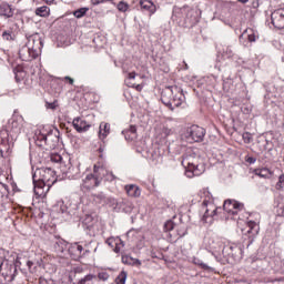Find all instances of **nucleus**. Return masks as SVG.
<instances>
[{"mask_svg": "<svg viewBox=\"0 0 284 284\" xmlns=\"http://www.w3.org/2000/svg\"><path fill=\"white\" fill-rule=\"evenodd\" d=\"M17 272V264L6 258V250L0 248V284L12 283Z\"/></svg>", "mask_w": 284, "mask_h": 284, "instance_id": "nucleus-5", "label": "nucleus"}, {"mask_svg": "<svg viewBox=\"0 0 284 284\" xmlns=\"http://www.w3.org/2000/svg\"><path fill=\"white\" fill-rule=\"evenodd\" d=\"M105 205H109V207H112L114 212H125L128 214L129 212H132V205L126 204L124 201H118L114 197H106Z\"/></svg>", "mask_w": 284, "mask_h": 284, "instance_id": "nucleus-13", "label": "nucleus"}, {"mask_svg": "<svg viewBox=\"0 0 284 284\" xmlns=\"http://www.w3.org/2000/svg\"><path fill=\"white\" fill-rule=\"evenodd\" d=\"M122 263H124V265H141V261L129 255H122Z\"/></svg>", "mask_w": 284, "mask_h": 284, "instance_id": "nucleus-39", "label": "nucleus"}, {"mask_svg": "<svg viewBox=\"0 0 284 284\" xmlns=\"http://www.w3.org/2000/svg\"><path fill=\"white\" fill-rule=\"evenodd\" d=\"M13 72H14V78L17 83H21V81H23L26 77H28V73L26 72V70L21 68L14 69Z\"/></svg>", "mask_w": 284, "mask_h": 284, "instance_id": "nucleus-37", "label": "nucleus"}, {"mask_svg": "<svg viewBox=\"0 0 284 284\" xmlns=\"http://www.w3.org/2000/svg\"><path fill=\"white\" fill-rule=\"evenodd\" d=\"M254 175L260 176L261 179H270L272 176V171H270L267 168L255 169Z\"/></svg>", "mask_w": 284, "mask_h": 284, "instance_id": "nucleus-35", "label": "nucleus"}, {"mask_svg": "<svg viewBox=\"0 0 284 284\" xmlns=\"http://www.w3.org/2000/svg\"><path fill=\"white\" fill-rule=\"evenodd\" d=\"M103 150H104L103 146H100V148H99L100 154L103 153Z\"/></svg>", "mask_w": 284, "mask_h": 284, "instance_id": "nucleus-62", "label": "nucleus"}, {"mask_svg": "<svg viewBox=\"0 0 284 284\" xmlns=\"http://www.w3.org/2000/svg\"><path fill=\"white\" fill-rule=\"evenodd\" d=\"M94 281H97V275L88 274L81 280H79L77 284H94Z\"/></svg>", "mask_w": 284, "mask_h": 284, "instance_id": "nucleus-40", "label": "nucleus"}, {"mask_svg": "<svg viewBox=\"0 0 284 284\" xmlns=\"http://www.w3.org/2000/svg\"><path fill=\"white\" fill-rule=\"evenodd\" d=\"M125 141H134L136 139V126L130 125L128 129L122 131Z\"/></svg>", "mask_w": 284, "mask_h": 284, "instance_id": "nucleus-30", "label": "nucleus"}, {"mask_svg": "<svg viewBox=\"0 0 284 284\" xmlns=\"http://www.w3.org/2000/svg\"><path fill=\"white\" fill-rule=\"evenodd\" d=\"M106 245H109V247H114V245H116V239L114 237H109L106 241H105Z\"/></svg>", "mask_w": 284, "mask_h": 284, "instance_id": "nucleus-51", "label": "nucleus"}, {"mask_svg": "<svg viewBox=\"0 0 284 284\" xmlns=\"http://www.w3.org/2000/svg\"><path fill=\"white\" fill-rule=\"evenodd\" d=\"M68 253L73 261H81L83 258V245L75 242L68 247Z\"/></svg>", "mask_w": 284, "mask_h": 284, "instance_id": "nucleus-17", "label": "nucleus"}, {"mask_svg": "<svg viewBox=\"0 0 284 284\" xmlns=\"http://www.w3.org/2000/svg\"><path fill=\"white\" fill-rule=\"evenodd\" d=\"M240 3H247L250 0H237Z\"/></svg>", "mask_w": 284, "mask_h": 284, "instance_id": "nucleus-61", "label": "nucleus"}, {"mask_svg": "<svg viewBox=\"0 0 284 284\" xmlns=\"http://www.w3.org/2000/svg\"><path fill=\"white\" fill-rule=\"evenodd\" d=\"M207 247L211 252H215V254H223V250L225 248V244L223 241L217 237H211L207 240Z\"/></svg>", "mask_w": 284, "mask_h": 284, "instance_id": "nucleus-18", "label": "nucleus"}, {"mask_svg": "<svg viewBox=\"0 0 284 284\" xmlns=\"http://www.w3.org/2000/svg\"><path fill=\"white\" fill-rule=\"evenodd\" d=\"M277 190H284V174L280 175L278 182L276 183Z\"/></svg>", "mask_w": 284, "mask_h": 284, "instance_id": "nucleus-47", "label": "nucleus"}, {"mask_svg": "<svg viewBox=\"0 0 284 284\" xmlns=\"http://www.w3.org/2000/svg\"><path fill=\"white\" fill-rule=\"evenodd\" d=\"M61 172L67 176V179H81V165L80 164H72L68 162V164L61 165Z\"/></svg>", "mask_w": 284, "mask_h": 284, "instance_id": "nucleus-12", "label": "nucleus"}, {"mask_svg": "<svg viewBox=\"0 0 284 284\" xmlns=\"http://www.w3.org/2000/svg\"><path fill=\"white\" fill-rule=\"evenodd\" d=\"M116 8H118L119 12H128V10H130V4H128V2L121 0L116 4Z\"/></svg>", "mask_w": 284, "mask_h": 284, "instance_id": "nucleus-43", "label": "nucleus"}, {"mask_svg": "<svg viewBox=\"0 0 284 284\" xmlns=\"http://www.w3.org/2000/svg\"><path fill=\"white\" fill-rule=\"evenodd\" d=\"M222 254L224 256H231L232 258H239L243 255V248L236 244L224 245Z\"/></svg>", "mask_w": 284, "mask_h": 284, "instance_id": "nucleus-16", "label": "nucleus"}, {"mask_svg": "<svg viewBox=\"0 0 284 284\" xmlns=\"http://www.w3.org/2000/svg\"><path fill=\"white\" fill-rule=\"evenodd\" d=\"M193 264L197 265L199 267H201V270H204L205 272H214V268L212 266L203 263V260L199 257H193Z\"/></svg>", "mask_w": 284, "mask_h": 284, "instance_id": "nucleus-36", "label": "nucleus"}, {"mask_svg": "<svg viewBox=\"0 0 284 284\" xmlns=\"http://www.w3.org/2000/svg\"><path fill=\"white\" fill-rule=\"evenodd\" d=\"M115 245H119L120 247H125V242H123V240H121V237H116Z\"/></svg>", "mask_w": 284, "mask_h": 284, "instance_id": "nucleus-54", "label": "nucleus"}, {"mask_svg": "<svg viewBox=\"0 0 284 284\" xmlns=\"http://www.w3.org/2000/svg\"><path fill=\"white\" fill-rule=\"evenodd\" d=\"M242 139L244 143H252V133L250 132L243 133Z\"/></svg>", "mask_w": 284, "mask_h": 284, "instance_id": "nucleus-48", "label": "nucleus"}, {"mask_svg": "<svg viewBox=\"0 0 284 284\" xmlns=\"http://www.w3.org/2000/svg\"><path fill=\"white\" fill-rule=\"evenodd\" d=\"M94 174H99V176L104 179V181H109L110 183H112V181H116V175H114V173L109 172L103 168H97V165L94 166Z\"/></svg>", "mask_w": 284, "mask_h": 284, "instance_id": "nucleus-22", "label": "nucleus"}, {"mask_svg": "<svg viewBox=\"0 0 284 284\" xmlns=\"http://www.w3.org/2000/svg\"><path fill=\"white\" fill-rule=\"evenodd\" d=\"M64 81H68L70 85H74V79H72L71 77H64Z\"/></svg>", "mask_w": 284, "mask_h": 284, "instance_id": "nucleus-57", "label": "nucleus"}, {"mask_svg": "<svg viewBox=\"0 0 284 284\" xmlns=\"http://www.w3.org/2000/svg\"><path fill=\"white\" fill-rule=\"evenodd\" d=\"M101 180H103L102 176L99 175V173L92 174L89 173L85 175V178L82 180V183L80 185L81 192H90V190H94V187H99L101 185Z\"/></svg>", "mask_w": 284, "mask_h": 284, "instance_id": "nucleus-10", "label": "nucleus"}, {"mask_svg": "<svg viewBox=\"0 0 284 284\" xmlns=\"http://www.w3.org/2000/svg\"><path fill=\"white\" fill-rule=\"evenodd\" d=\"M187 63L184 62V70H187Z\"/></svg>", "mask_w": 284, "mask_h": 284, "instance_id": "nucleus-64", "label": "nucleus"}, {"mask_svg": "<svg viewBox=\"0 0 284 284\" xmlns=\"http://www.w3.org/2000/svg\"><path fill=\"white\" fill-rule=\"evenodd\" d=\"M72 125L77 132H88L91 128L90 123H88L85 120L81 118H74Z\"/></svg>", "mask_w": 284, "mask_h": 284, "instance_id": "nucleus-21", "label": "nucleus"}, {"mask_svg": "<svg viewBox=\"0 0 284 284\" xmlns=\"http://www.w3.org/2000/svg\"><path fill=\"white\" fill-rule=\"evenodd\" d=\"M9 194L10 190L8 189V185L0 182V212L6 209Z\"/></svg>", "mask_w": 284, "mask_h": 284, "instance_id": "nucleus-20", "label": "nucleus"}, {"mask_svg": "<svg viewBox=\"0 0 284 284\" xmlns=\"http://www.w3.org/2000/svg\"><path fill=\"white\" fill-rule=\"evenodd\" d=\"M60 212L71 216V219H81V210L79 209V201H69L67 204L60 206Z\"/></svg>", "mask_w": 284, "mask_h": 284, "instance_id": "nucleus-11", "label": "nucleus"}, {"mask_svg": "<svg viewBox=\"0 0 284 284\" xmlns=\"http://www.w3.org/2000/svg\"><path fill=\"white\" fill-rule=\"evenodd\" d=\"M12 140V136L10 135V130L6 125L4 129L0 131V143H10Z\"/></svg>", "mask_w": 284, "mask_h": 284, "instance_id": "nucleus-33", "label": "nucleus"}, {"mask_svg": "<svg viewBox=\"0 0 284 284\" xmlns=\"http://www.w3.org/2000/svg\"><path fill=\"white\" fill-rule=\"evenodd\" d=\"M0 17H3V19H12V17H14V9L12 6L8 4V2L1 3Z\"/></svg>", "mask_w": 284, "mask_h": 284, "instance_id": "nucleus-23", "label": "nucleus"}, {"mask_svg": "<svg viewBox=\"0 0 284 284\" xmlns=\"http://www.w3.org/2000/svg\"><path fill=\"white\" fill-rule=\"evenodd\" d=\"M92 199L98 205H105L108 201V196L103 192L92 194Z\"/></svg>", "mask_w": 284, "mask_h": 284, "instance_id": "nucleus-34", "label": "nucleus"}, {"mask_svg": "<svg viewBox=\"0 0 284 284\" xmlns=\"http://www.w3.org/2000/svg\"><path fill=\"white\" fill-rule=\"evenodd\" d=\"M110 134V123L101 122L99 126V138L100 139H108Z\"/></svg>", "mask_w": 284, "mask_h": 284, "instance_id": "nucleus-31", "label": "nucleus"}, {"mask_svg": "<svg viewBox=\"0 0 284 284\" xmlns=\"http://www.w3.org/2000/svg\"><path fill=\"white\" fill-rule=\"evenodd\" d=\"M68 242L63 239H58L53 244V250L58 254H63L70 246H68Z\"/></svg>", "mask_w": 284, "mask_h": 284, "instance_id": "nucleus-26", "label": "nucleus"}, {"mask_svg": "<svg viewBox=\"0 0 284 284\" xmlns=\"http://www.w3.org/2000/svg\"><path fill=\"white\" fill-rule=\"evenodd\" d=\"M36 14L38 17H50V7L48 6H42L36 9Z\"/></svg>", "mask_w": 284, "mask_h": 284, "instance_id": "nucleus-38", "label": "nucleus"}, {"mask_svg": "<svg viewBox=\"0 0 284 284\" xmlns=\"http://www.w3.org/2000/svg\"><path fill=\"white\" fill-rule=\"evenodd\" d=\"M245 162L248 163L250 165H254V163H256V158L246 155Z\"/></svg>", "mask_w": 284, "mask_h": 284, "instance_id": "nucleus-52", "label": "nucleus"}, {"mask_svg": "<svg viewBox=\"0 0 284 284\" xmlns=\"http://www.w3.org/2000/svg\"><path fill=\"white\" fill-rule=\"evenodd\" d=\"M271 23L277 30L284 29V8L275 9L271 13Z\"/></svg>", "mask_w": 284, "mask_h": 284, "instance_id": "nucleus-15", "label": "nucleus"}, {"mask_svg": "<svg viewBox=\"0 0 284 284\" xmlns=\"http://www.w3.org/2000/svg\"><path fill=\"white\" fill-rule=\"evenodd\" d=\"M132 79H136V73L135 72L128 73V81H132Z\"/></svg>", "mask_w": 284, "mask_h": 284, "instance_id": "nucleus-56", "label": "nucleus"}, {"mask_svg": "<svg viewBox=\"0 0 284 284\" xmlns=\"http://www.w3.org/2000/svg\"><path fill=\"white\" fill-rule=\"evenodd\" d=\"M202 197H204L201 209V211L204 212L202 221L207 223V219H210V216H216L222 209L214 205V196H212L209 189H204Z\"/></svg>", "mask_w": 284, "mask_h": 284, "instance_id": "nucleus-7", "label": "nucleus"}, {"mask_svg": "<svg viewBox=\"0 0 284 284\" xmlns=\"http://www.w3.org/2000/svg\"><path fill=\"white\" fill-rule=\"evenodd\" d=\"M2 39H4V41H12V31H3Z\"/></svg>", "mask_w": 284, "mask_h": 284, "instance_id": "nucleus-50", "label": "nucleus"}, {"mask_svg": "<svg viewBox=\"0 0 284 284\" xmlns=\"http://www.w3.org/2000/svg\"><path fill=\"white\" fill-rule=\"evenodd\" d=\"M183 101H185V94H183V90L179 87H168L162 91L161 102L172 112L176 108H181Z\"/></svg>", "mask_w": 284, "mask_h": 284, "instance_id": "nucleus-4", "label": "nucleus"}, {"mask_svg": "<svg viewBox=\"0 0 284 284\" xmlns=\"http://www.w3.org/2000/svg\"><path fill=\"white\" fill-rule=\"evenodd\" d=\"M41 50H43V39L39 33L30 36L28 42L19 50V57L21 61H34L41 57Z\"/></svg>", "mask_w": 284, "mask_h": 284, "instance_id": "nucleus-3", "label": "nucleus"}, {"mask_svg": "<svg viewBox=\"0 0 284 284\" xmlns=\"http://www.w3.org/2000/svg\"><path fill=\"white\" fill-rule=\"evenodd\" d=\"M105 1H108V0H91V4L99 6L101 3H105Z\"/></svg>", "mask_w": 284, "mask_h": 284, "instance_id": "nucleus-55", "label": "nucleus"}, {"mask_svg": "<svg viewBox=\"0 0 284 284\" xmlns=\"http://www.w3.org/2000/svg\"><path fill=\"white\" fill-rule=\"evenodd\" d=\"M264 99L265 101H270L272 99H276V87L273 83L266 82L264 83Z\"/></svg>", "mask_w": 284, "mask_h": 284, "instance_id": "nucleus-24", "label": "nucleus"}, {"mask_svg": "<svg viewBox=\"0 0 284 284\" xmlns=\"http://www.w3.org/2000/svg\"><path fill=\"white\" fill-rule=\"evenodd\" d=\"M224 212L227 214H236V210H243V203H240L235 200H226L223 204Z\"/></svg>", "mask_w": 284, "mask_h": 284, "instance_id": "nucleus-19", "label": "nucleus"}, {"mask_svg": "<svg viewBox=\"0 0 284 284\" xmlns=\"http://www.w3.org/2000/svg\"><path fill=\"white\" fill-rule=\"evenodd\" d=\"M142 156L148 159L151 165H161V163H163V155H161V150H159V148L146 150Z\"/></svg>", "mask_w": 284, "mask_h": 284, "instance_id": "nucleus-14", "label": "nucleus"}, {"mask_svg": "<svg viewBox=\"0 0 284 284\" xmlns=\"http://www.w3.org/2000/svg\"><path fill=\"white\" fill-rule=\"evenodd\" d=\"M196 161H199V155L192 150L183 155L182 165L185 168V176H187V179H194V176H201V174H203V166L202 170H200Z\"/></svg>", "mask_w": 284, "mask_h": 284, "instance_id": "nucleus-6", "label": "nucleus"}, {"mask_svg": "<svg viewBox=\"0 0 284 284\" xmlns=\"http://www.w3.org/2000/svg\"><path fill=\"white\" fill-rule=\"evenodd\" d=\"M33 139L38 148H47V150H57L63 143L59 129H38Z\"/></svg>", "mask_w": 284, "mask_h": 284, "instance_id": "nucleus-2", "label": "nucleus"}, {"mask_svg": "<svg viewBox=\"0 0 284 284\" xmlns=\"http://www.w3.org/2000/svg\"><path fill=\"white\" fill-rule=\"evenodd\" d=\"M253 241H254V239L252 237V240H250L247 245H252Z\"/></svg>", "mask_w": 284, "mask_h": 284, "instance_id": "nucleus-63", "label": "nucleus"}, {"mask_svg": "<svg viewBox=\"0 0 284 284\" xmlns=\"http://www.w3.org/2000/svg\"><path fill=\"white\" fill-rule=\"evenodd\" d=\"M47 108L49 110H54L57 108V105L54 103H47Z\"/></svg>", "mask_w": 284, "mask_h": 284, "instance_id": "nucleus-58", "label": "nucleus"}, {"mask_svg": "<svg viewBox=\"0 0 284 284\" xmlns=\"http://www.w3.org/2000/svg\"><path fill=\"white\" fill-rule=\"evenodd\" d=\"M88 254H90V250L89 248H83V252H82V257L83 256H88Z\"/></svg>", "mask_w": 284, "mask_h": 284, "instance_id": "nucleus-60", "label": "nucleus"}, {"mask_svg": "<svg viewBox=\"0 0 284 284\" xmlns=\"http://www.w3.org/2000/svg\"><path fill=\"white\" fill-rule=\"evenodd\" d=\"M32 181L36 196L43 199L54 184V171L50 168L37 169L32 174Z\"/></svg>", "mask_w": 284, "mask_h": 284, "instance_id": "nucleus-1", "label": "nucleus"}, {"mask_svg": "<svg viewBox=\"0 0 284 284\" xmlns=\"http://www.w3.org/2000/svg\"><path fill=\"white\" fill-rule=\"evenodd\" d=\"M24 123L26 121L23 120L22 115H12V118L9 119L7 123V128L9 130L11 141H17V139L19 138V134L23 130Z\"/></svg>", "mask_w": 284, "mask_h": 284, "instance_id": "nucleus-8", "label": "nucleus"}, {"mask_svg": "<svg viewBox=\"0 0 284 284\" xmlns=\"http://www.w3.org/2000/svg\"><path fill=\"white\" fill-rule=\"evenodd\" d=\"M128 281V273L125 271H121L120 274L115 278L116 284H125Z\"/></svg>", "mask_w": 284, "mask_h": 284, "instance_id": "nucleus-42", "label": "nucleus"}, {"mask_svg": "<svg viewBox=\"0 0 284 284\" xmlns=\"http://www.w3.org/2000/svg\"><path fill=\"white\" fill-rule=\"evenodd\" d=\"M140 8L144 10L145 12H149L150 17L156 12V6L153 4L150 0H141L140 1Z\"/></svg>", "mask_w": 284, "mask_h": 284, "instance_id": "nucleus-27", "label": "nucleus"}, {"mask_svg": "<svg viewBox=\"0 0 284 284\" xmlns=\"http://www.w3.org/2000/svg\"><path fill=\"white\" fill-rule=\"evenodd\" d=\"M176 224H174V222L172 220H169L164 223V232H172V230H174V226Z\"/></svg>", "mask_w": 284, "mask_h": 284, "instance_id": "nucleus-45", "label": "nucleus"}, {"mask_svg": "<svg viewBox=\"0 0 284 284\" xmlns=\"http://www.w3.org/2000/svg\"><path fill=\"white\" fill-rule=\"evenodd\" d=\"M27 267L31 274H37L43 267V261H27Z\"/></svg>", "mask_w": 284, "mask_h": 284, "instance_id": "nucleus-29", "label": "nucleus"}, {"mask_svg": "<svg viewBox=\"0 0 284 284\" xmlns=\"http://www.w3.org/2000/svg\"><path fill=\"white\" fill-rule=\"evenodd\" d=\"M98 278L99 281H108V278H110V274H108V272H100L98 273Z\"/></svg>", "mask_w": 284, "mask_h": 284, "instance_id": "nucleus-49", "label": "nucleus"}, {"mask_svg": "<svg viewBox=\"0 0 284 284\" xmlns=\"http://www.w3.org/2000/svg\"><path fill=\"white\" fill-rule=\"evenodd\" d=\"M223 57H225L226 59H232V57H234V51L232 50V47H226L223 50Z\"/></svg>", "mask_w": 284, "mask_h": 284, "instance_id": "nucleus-46", "label": "nucleus"}, {"mask_svg": "<svg viewBox=\"0 0 284 284\" xmlns=\"http://www.w3.org/2000/svg\"><path fill=\"white\" fill-rule=\"evenodd\" d=\"M125 192L128 196H132L133 199H139V196H141V187L135 184L125 185Z\"/></svg>", "mask_w": 284, "mask_h": 284, "instance_id": "nucleus-28", "label": "nucleus"}, {"mask_svg": "<svg viewBox=\"0 0 284 284\" xmlns=\"http://www.w3.org/2000/svg\"><path fill=\"white\" fill-rule=\"evenodd\" d=\"M89 10H90V8H88V7L77 9L75 11H73V17H75V19H83V17H85V14H88Z\"/></svg>", "mask_w": 284, "mask_h": 284, "instance_id": "nucleus-41", "label": "nucleus"}, {"mask_svg": "<svg viewBox=\"0 0 284 284\" xmlns=\"http://www.w3.org/2000/svg\"><path fill=\"white\" fill-rule=\"evenodd\" d=\"M247 227H248L247 234H251L250 239H254V236H256V234H258V230H260L258 224L254 221H248Z\"/></svg>", "mask_w": 284, "mask_h": 284, "instance_id": "nucleus-32", "label": "nucleus"}, {"mask_svg": "<svg viewBox=\"0 0 284 284\" xmlns=\"http://www.w3.org/2000/svg\"><path fill=\"white\" fill-rule=\"evenodd\" d=\"M205 129L199 125H192L185 131L184 136L189 143H201L205 139Z\"/></svg>", "mask_w": 284, "mask_h": 284, "instance_id": "nucleus-9", "label": "nucleus"}, {"mask_svg": "<svg viewBox=\"0 0 284 284\" xmlns=\"http://www.w3.org/2000/svg\"><path fill=\"white\" fill-rule=\"evenodd\" d=\"M51 161H52V163H60V168H61V165H65V163H63V156H61V154H59V153L52 154Z\"/></svg>", "mask_w": 284, "mask_h": 284, "instance_id": "nucleus-44", "label": "nucleus"}, {"mask_svg": "<svg viewBox=\"0 0 284 284\" xmlns=\"http://www.w3.org/2000/svg\"><path fill=\"white\" fill-rule=\"evenodd\" d=\"M243 37L247 38L248 43H256V39H258V31L252 28L245 29L240 36V39H243Z\"/></svg>", "mask_w": 284, "mask_h": 284, "instance_id": "nucleus-25", "label": "nucleus"}, {"mask_svg": "<svg viewBox=\"0 0 284 284\" xmlns=\"http://www.w3.org/2000/svg\"><path fill=\"white\" fill-rule=\"evenodd\" d=\"M113 252H115V254H119V252H121V246L115 245V247L113 248Z\"/></svg>", "mask_w": 284, "mask_h": 284, "instance_id": "nucleus-59", "label": "nucleus"}, {"mask_svg": "<svg viewBox=\"0 0 284 284\" xmlns=\"http://www.w3.org/2000/svg\"><path fill=\"white\" fill-rule=\"evenodd\" d=\"M162 134H163V136H170V134H172V129L164 126L162 129Z\"/></svg>", "mask_w": 284, "mask_h": 284, "instance_id": "nucleus-53", "label": "nucleus"}]
</instances>
